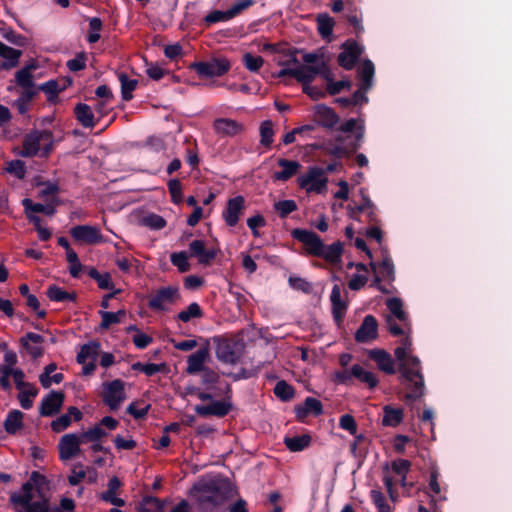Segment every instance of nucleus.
<instances>
[{"instance_id":"f257e3e1","label":"nucleus","mask_w":512,"mask_h":512,"mask_svg":"<svg viewBox=\"0 0 512 512\" xmlns=\"http://www.w3.org/2000/svg\"><path fill=\"white\" fill-rule=\"evenodd\" d=\"M237 494L231 481L220 475L203 478L190 490L197 512H222V506Z\"/></svg>"},{"instance_id":"f03ea898","label":"nucleus","mask_w":512,"mask_h":512,"mask_svg":"<svg viewBox=\"0 0 512 512\" xmlns=\"http://www.w3.org/2000/svg\"><path fill=\"white\" fill-rule=\"evenodd\" d=\"M394 355L399 361L397 370L400 374V382L407 390L404 399L408 402L419 400L425 394V382L420 359L411 355L405 347L400 346L394 350Z\"/></svg>"},{"instance_id":"7ed1b4c3","label":"nucleus","mask_w":512,"mask_h":512,"mask_svg":"<svg viewBox=\"0 0 512 512\" xmlns=\"http://www.w3.org/2000/svg\"><path fill=\"white\" fill-rule=\"evenodd\" d=\"M189 393L197 396L201 401H211L214 396L223 395L224 399L221 401H212L209 405H196L195 412L202 417L215 416L223 418L230 413L233 409L232 404V388L229 383H226L224 390H213V392H205L200 388L192 387Z\"/></svg>"},{"instance_id":"20e7f679","label":"nucleus","mask_w":512,"mask_h":512,"mask_svg":"<svg viewBox=\"0 0 512 512\" xmlns=\"http://www.w3.org/2000/svg\"><path fill=\"white\" fill-rule=\"evenodd\" d=\"M215 354L217 359L225 364H236L244 348L242 342L226 336H214Z\"/></svg>"},{"instance_id":"39448f33","label":"nucleus","mask_w":512,"mask_h":512,"mask_svg":"<svg viewBox=\"0 0 512 512\" xmlns=\"http://www.w3.org/2000/svg\"><path fill=\"white\" fill-rule=\"evenodd\" d=\"M231 68V63L224 57H213L209 61L193 62L189 69L195 71L201 78L221 77Z\"/></svg>"},{"instance_id":"423d86ee","label":"nucleus","mask_w":512,"mask_h":512,"mask_svg":"<svg viewBox=\"0 0 512 512\" xmlns=\"http://www.w3.org/2000/svg\"><path fill=\"white\" fill-rule=\"evenodd\" d=\"M347 138L348 137L343 136L336 137V141L340 143V145H334L325 148L326 154L334 156L338 159L351 156L361 147V143L364 139V128L359 127L358 131L355 133L354 140L344 145V142Z\"/></svg>"},{"instance_id":"0eeeda50","label":"nucleus","mask_w":512,"mask_h":512,"mask_svg":"<svg viewBox=\"0 0 512 512\" xmlns=\"http://www.w3.org/2000/svg\"><path fill=\"white\" fill-rule=\"evenodd\" d=\"M323 168L313 166L310 167L306 174L298 178V184L307 192L322 193L327 186L328 178L324 176Z\"/></svg>"},{"instance_id":"6e6552de","label":"nucleus","mask_w":512,"mask_h":512,"mask_svg":"<svg viewBox=\"0 0 512 512\" xmlns=\"http://www.w3.org/2000/svg\"><path fill=\"white\" fill-rule=\"evenodd\" d=\"M342 52L337 56L338 64L345 70H352L364 52V47L353 39H347L341 45Z\"/></svg>"},{"instance_id":"1a4fd4ad","label":"nucleus","mask_w":512,"mask_h":512,"mask_svg":"<svg viewBox=\"0 0 512 512\" xmlns=\"http://www.w3.org/2000/svg\"><path fill=\"white\" fill-rule=\"evenodd\" d=\"M291 236L305 245L306 252L309 255L319 257L322 254L324 242L317 233L307 229L295 228L291 231Z\"/></svg>"},{"instance_id":"9d476101","label":"nucleus","mask_w":512,"mask_h":512,"mask_svg":"<svg viewBox=\"0 0 512 512\" xmlns=\"http://www.w3.org/2000/svg\"><path fill=\"white\" fill-rule=\"evenodd\" d=\"M180 299L177 286L159 288L148 300V307L153 311H166L165 304H174Z\"/></svg>"},{"instance_id":"9b49d317","label":"nucleus","mask_w":512,"mask_h":512,"mask_svg":"<svg viewBox=\"0 0 512 512\" xmlns=\"http://www.w3.org/2000/svg\"><path fill=\"white\" fill-rule=\"evenodd\" d=\"M104 394L103 402L111 409L116 410L125 400L124 382L121 379H115L103 384Z\"/></svg>"},{"instance_id":"f8f14e48","label":"nucleus","mask_w":512,"mask_h":512,"mask_svg":"<svg viewBox=\"0 0 512 512\" xmlns=\"http://www.w3.org/2000/svg\"><path fill=\"white\" fill-rule=\"evenodd\" d=\"M82 443L84 441L81 434L68 433L63 435L58 443L59 459L67 461L78 456L81 452L80 445Z\"/></svg>"},{"instance_id":"ddd939ff","label":"nucleus","mask_w":512,"mask_h":512,"mask_svg":"<svg viewBox=\"0 0 512 512\" xmlns=\"http://www.w3.org/2000/svg\"><path fill=\"white\" fill-rule=\"evenodd\" d=\"M65 394L62 391L51 390L45 395L39 405V414L42 417H52L58 414L63 406Z\"/></svg>"},{"instance_id":"4468645a","label":"nucleus","mask_w":512,"mask_h":512,"mask_svg":"<svg viewBox=\"0 0 512 512\" xmlns=\"http://www.w3.org/2000/svg\"><path fill=\"white\" fill-rule=\"evenodd\" d=\"M70 235L77 241L87 245H95L104 242L103 235L95 226L77 225L71 228Z\"/></svg>"},{"instance_id":"2eb2a0df","label":"nucleus","mask_w":512,"mask_h":512,"mask_svg":"<svg viewBox=\"0 0 512 512\" xmlns=\"http://www.w3.org/2000/svg\"><path fill=\"white\" fill-rule=\"evenodd\" d=\"M245 208V199L243 196L238 195L236 197L230 198L226 207L222 212V218L225 223L229 227H235L240 219V215L242 214Z\"/></svg>"},{"instance_id":"dca6fc26","label":"nucleus","mask_w":512,"mask_h":512,"mask_svg":"<svg viewBox=\"0 0 512 512\" xmlns=\"http://www.w3.org/2000/svg\"><path fill=\"white\" fill-rule=\"evenodd\" d=\"M378 336V322L373 315H366L355 333L357 343H368Z\"/></svg>"},{"instance_id":"f3484780","label":"nucleus","mask_w":512,"mask_h":512,"mask_svg":"<svg viewBox=\"0 0 512 512\" xmlns=\"http://www.w3.org/2000/svg\"><path fill=\"white\" fill-rule=\"evenodd\" d=\"M45 338L34 332H27L20 338V345L33 358L38 359L43 356L44 348L41 346Z\"/></svg>"},{"instance_id":"a211bd4d","label":"nucleus","mask_w":512,"mask_h":512,"mask_svg":"<svg viewBox=\"0 0 512 512\" xmlns=\"http://www.w3.org/2000/svg\"><path fill=\"white\" fill-rule=\"evenodd\" d=\"M314 120L321 127L333 129L339 123L340 118L331 107L317 104L314 107Z\"/></svg>"},{"instance_id":"6ab92c4d","label":"nucleus","mask_w":512,"mask_h":512,"mask_svg":"<svg viewBox=\"0 0 512 512\" xmlns=\"http://www.w3.org/2000/svg\"><path fill=\"white\" fill-rule=\"evenodd\" d=\"M368 357L376 363L380 371L388 375H393L398 371L395 368V362L392 356L384 349H371L368 351Z\"/></svg>"},{"instance_id":"aec40b11","label":"nucleus","mask_w":512,"mask_h":512,"mask_svg":"<svg viewBox=\"0 0 512 512\" xmlns=\"http://www.w3.org/2000/svg\"><path fill=\"white\" fill-rule=\"evenodd\" d=\"M189 251L192 257L197 258L202 265H209L217 256V251L207 249L203 240H194L189 244Z\"/></svg>"},{"instance_id":"412c9836","label":"nucleus","mask_w":512,"mask_h":512,"mask_svg":"<svg viewBox=\"0 0 512 512\" xmlns=\"http://www.w3.org/2000/svg\"><path fill=\"white\" fill-rule=\"evenodd\" d=\"M215 132L223 137H233L244 130V126L230 118H217L213 122Z\"/></svg>"},{"instance_id":"4be33fe9","label":"nucleus","mask_w":512,"mask_h":512,"mask_svg":"<svg viewBox=\"0 0 512 512\" xmlns=\"http://www.w3.org/2000/svg\"><path fill=\"white\" fill-rule=\"evenodd\" d=\"M331 301V311L333 318L337 324H340L343 321V318L346 314L348 304L341 298V288L338 284H335L332 287V291L330 294Z\"/></svg>"},{"instance_id":"5701e85b","label":"nucleus","mask_w":512,"mask_h":512,"mask_svg":"<svg viewBox=\"0 0 512 512\" xmlns=\"http://www.w3.org/2000/svg\"><path fill=\"white\" fill-rule=\"evenodd\" d=\"M209 358V349L207 346L201 347L196 352L188 356L186 372L190 375H194L203 371L206 360Z\"/></svg>"},{"instance_id":"b1692460","label":"nucleus","mask_w":512,"mask_h":512,"mask_svg":"<svg viewBox=\"0 0 512 512\" xmlns=\"http://www.w3.org/2000/svg\"><path fill=\"white\" fill-rule=\"evenodd\" d=\"M277 165L282 168L281 171H275L272 178L275 181L286 182L291 179L302 167V165L296 160H288L280 158L277 161Z\"/></svg>"},{"instance_id":"393cba45","label":"nucleus","mask_w":512,"mask_h":512,"mask_svg":"<svg viewBox=\"0 0 512 512\" xmlns=\"http://www.w3.org/2000/svg\"><path fill=\"white\" fill-rule=\"evenodd\" d=\"M342 254L343 244L340 241H336L330 245L324 244L322 254L319 255V257L323 258L328 264L337 267L340 270L342 265Z\"/></svg>"},{"instance_id":"a878e982","label":"nucleus","mask_w":512,"mask_h":512,"mask_svg":"<svg viewBox=\"0 0 512 512\" xmlns=\"http://www.w3.org/2000/svg\"><path fill=\"white\" fill-rule=\"evenodd\" d=\"M74 115L84 128H94L97 124L91 107L85 103H78L74 107Z\"/></svg>"},{"instance_id":"bb28decb","label":"nucleus","mask_w":512,"mask_h":512,"mask_svg":"<svg viewBox=\"0 0 512 512\" xmlns=\"http://www.w3.org/2000/svg\"><path fill=\"white\" fill-rule=\"evenodd\" d=\"M22 55V51L14 49L2 43L0 41V56L5 59L1 64L2 69H11L19 64V59Z\"/></svg>"},{"instance_id":"cd10ccee","label":"nucleus","mask_w":512,"mask_h":512,"mask_svg":"<svg viewBox=\"0 0 512 512\" xmlns=\"http://www.w3.org/2000/svg\"><path fill=\"white\" fill-rule=\"evenodd\" d=\"M46 296L49 298L50 301L53 302H76L77 300V293L76 292H68L65 291L63 288L53 284L48 286L46 290Z\"/></svg>"},{"instance_id":"c85d7f7f","label":"nucleus","mask_w":512,"mask_h":512,"mask_svg":"<svg viewBox=\"0 0 512 512\" xmlns=\"http://www.w3.org/2000/svg\"><path fill=\"white\" fill-rule=\"evenodd\" d=\"M23 416L20 410L9 411L3 423L4 430L10 435H15L23 427Z\"/></svg>"},{"instance_id":"c756f323","label":"nucleus","mask_w":512,"mask_h":512,"mask_svg":"<svg viewBox=\"0 0 512 512\" xmlns=\"http://www.w3.org/2000/svg\"><path fill=\"white\" fill-rule=\"evenodd\" d=\"M383 413L382 424L388 427L398 426L402 422L404 416L402 408H394L389 405L383 408Z\"/></svg>"},{"instance_id":"7c9ffc66","label":"nucleus","mask_w":512,"mask_h":512,"mask_svg":"<svg viewBox=\"0 0 512 512\" xmlns=\"http://www.w3.org/2000/svg\"><path fill=\"white\" fill-rule=\"evenodd\" d=\"M352 375L361 383L366 384L370 389H374L379 383L378 378L373 372L364 370L359 364L352 366Z\"/></svg>"},{"instance_id":"2f4dec72","label":"nucleus","mask_w":512,"mask_h":512,"mask_svg":"<svg viewBox=\"0 0 512 512\" xmlns=\"http://www.w3.org/2000/svg\"><path fill=\"white\" fill-rule=\"evenodd\" d=\"M374 73L375 67L373 62L369 59L365 60L359 69V77L361 80L360 87H362L363 90L371 89Z\"/></svg>"},{"instance_id":"473e14b6","label":"nucleus","mask_w":512,"mask_h":512,"mask_svg":"<svg viewBox=\"0 0 512 512\" xmlns=\"http://www.w3.org/2000/svg\"><path fill=\"white\" fill-rule=\"evenodd\" d=\"M311 441L312 438L308 434L284 438V444L291 452L303 451L310 446Z\"/></svg>"},{"instance_id":"72a5a7b5","label":"nucleus","mask_w":512,"mask_h":512,"mask_svg":"<svg viewBox=\"0 0 512 512\" xmlns=\"http://www.w3.org/2000/svg\"><path fill=\"white\" fill-rule=\"evenodd\" d=\"M39 149V138L34 134V132H31L24 137L22 149L19 154L22 157H33L38 154Z\"/></svg>"},{"instance_id":"f704fd0d","label":"nucleus","mask_w":512,"mask_h":512,"mask_svg":"<svg viewBox=\"0 0 512 512\" xmlns=\"http://www.w3.org/2000/svg\"><path fill=\"white\" fill-rule=\"evenodd\" d=\"M100 343L97 341H92L87 344L81 346L80 351L77 354V362L79 364H85L86 360L91 358L92 361H95L96 357L99 354Z\"/></svg>"},{"instance_id":"c9c22d12","label":"nucleus","mask_w":512,"mask_h":512,"mask_svg":"<svg viewBox=\"0 0 512 512\" xmlns=\"http://www.w3.org/2000/svg\"><path fill=\"white\" fill-rule=\"evenodd\" d=\"M54 199L51 200L49 204H41V203H33V201L29 198H24L22 200V205L25 208V211H30L33 213H43L45 215H53L56 212V208L54 206Z\"/></svg>"},{"instance_id":"e433bc0d","label":"nucleus","mask_w":512,"mask_h":512,"mask_svg":"<svg viewBox=\"0 0 512 512\" xmlns=\"http://www.w3.org/2000/svg\"><path fill=\"white\" fill-rule=\"evenodd\" d=\"M118 80L121 84V97L124 101H130L133 98L132 92L138 85V80L130 79L126 73L120 72L118 74Z\"/></svg>"},{"instance_id":"4c0bfd02","label":"nucleus","mask_w":512,"mask_h":512,"mask_svg":"<svg viewBox=\"0 0 512 512\" xmlns=\"http://www.w3.org/2000/svg\"><path fill=\"white\" fill-rule=\"evenodd\" d=\"M90 278L97 282V285L102 290H114L115 285L112 282L111 275L108 272L100 273L96 268L92 267L88 271Z\"/></svg>"},{"instance_id":"58836bf2","label":"nucleus","mask_w":512,"mask_h":512,"mask_svg":"<svg viewBox=\"0 0 512 512\" xmlns=\"http://www.w3.org/2000/svg\"><path fill=\"white\" fill-rule=\"evenodd\" d=\"M318 33L322 38H328L332 35L335 22L328 14H318L316 17Z\"/></svg>"},{"instance_id":"ea45409f","label":"nucleus","mask_w":512,"mask_h":512,"mask_svg":"<svg viewBox=\"0 0 512 512\" xmlns=\"http://www.w3.org/2000/svg\"><path fill=\"white\" fill-rule=\"evenodd\" d=\"M315 72L312 65H299L295 67L294 78L305 87L315 79Z\"/></svg>"},{"instance_id":"a19ab883","label":"nucleus","mask_w":512,"mask_h":512,"mask_svg":"<svg viewBox=\"0 0 512 512\" xmlns=\"http://www.w3.org/2000/svg\"><path fill=\"white\" fill-rule=\"evenodd\" d=\"M164 502L155 496L146 495L139 503V510L142 512H162Z\"/></svg>"},{"instance_id":"79ce46f5","label":"nucleus","mask_w":512,"mask_h":512,"mask_svg":"<svg viewBox=\"0 0 512 512\" xmlns=\"http://www.w3.org/2000/svg\"><path fill=\"white\" fill-rule=\"evenodd\" d=\"M273 392L277 398L285 402L293 399L295 395L293 386L288 384L285 380L278 381L273 389Z\"/></svg>"},{"instance_id":"37998d69","label":"nucleus","mask_w":512,"mask_h":512,"mask_svg":"<svg viewBox=\"0 0 512 512\" xmlns=\"http://www.w3.org/2000/svg\"><path fill=\"white\" fill-rule=\"evenodd\" d=\"M387 308L391 314L404 324L408 320L407 313L403 310V302L400 298H390L386 302Z\"/></svg>"},{"instance_id":"c03bdc74","label":"nucleus","mask_w":512,"mask_h":512,"mask_svg":"<svg viewBox=\"0 0 512 512\" xmlns=\"http://www.w3.org/2000/svg\"><path fill=\"white\" fill-rule=\"evenodd\" d=\"M379 275L390 282L395 280V267L388 253L383 256L379 263Z\"/></svg>"},{"instance_id":"a18cd8bd","label":"nucleus","mask_w":512,"mask_h":512,"mask_svg":"<svg viewBox=\"0 0 512 512\" xmlns=\"http://www.w3.org/2000/svg\"><path fill=\"white\" fill-rule=\"evenodd\" d=\"M260 144L269 148L273 143L274 129L271 120H265L260 124Z\"/></svg>"},{"instance_id":"49530a36","label":"nucleus","mask_w":512,"mask_h":512,"mask_svg":"<svg viewBox=\"0 0 512 512\" xmlns=\"http://www.w3.org/2000/svg\"><path fill=\"white\" fill-rule=\"evenodd\" d=\"M203 311L198 303H190L186 310L180 311L176 318L182 322H189L192 318H202Z\"/></svg>"},{"instance_id":"de8ad7c7","label":"nucleus","mask_w":512,"mask_h":512,"mask_svg":"<svg viewBox=\"0 0 512 512\" xmlns=\"http://www.w3.org/2000/svg\"><path fill=\"white\" fill-rule=\"evenodd\" d=\"M274 210L281 219H285L289 214L297 210V204L291 199L279 200L274 203Z\"/></svg>"},{"instance_id":"09e8293b","label":"nucleus","mask_w":512,"mask_h":512,"mask_svg":"<svg viewBox=\"0 0 512 512\" xmlns=\"http://www.w3.org/2000/svg\"><path fill=\"white\" fill-rule=\"evenodd\" d=\"M38 389L34 386L27 387V389H22L18 394V400L23 409L28 410L33 406V398H35L38 394Z\"/></svg>"},{"instance_id":"8fccbe9b","label":"nucleus","mask_w":512,"mask_h":512,"mask_svg":"<svg viewBox=\"0 0 512 512\" xmlns=\"http://www.w3.org/2000/svg\"><path fill=\"white\" fill-rule=\"evenodd\" d=\"M89 21V33L87 35V41L90 44L96 43L100 39V31L103 28V22L99 17L88 18Z\"/></svg>"},{"instance_id":"3c124183","label":"nucleus","mask_w":512,"mask_h":512,"mask_svg":"<svg viewBox=\"0 0 512 512\" xmlns=\"http://www.w3.org/2000/svg\"><path fill=\"white\" fill-rule=\"evenodd\" d=\"M219 379V374L209 367L201 371V383L207 390H219L215 387V384L219 382Z\"/></svg>"},{"instance_id":"603ef678","label":"nucleus","mask_w":512,"mask_h":512,"mask_svg":"<svg viewBox=\"0 0 512 512\" xmlns=\"http://www.w3.org/2000/svg\"><path fill=\"white\" fill-rule=\"evenodd\" d=\"M242 62L250 72H258L264 64V59L261 56L247 52L243 55Z\"/></svg>"},{"instance_id":"864d4df0","label":"nucleus","mask_w":512,"mask_h":512,"mask_svg":"<svg viewBox=\"0 0 512 512\" xmlns=\"http://www.w3.org/2000/svg\"><path fill=\"white\" fill-rule=\"evenodd\" d=\"M108 433L101 427L100 424L89 428L87 431L81 433V437L85 442H98L102 438L106 437Z\"/></svg>"},{"instance_id":"5fc2aeb1","label":"nucleus","mask_w":512,"mask_h":512,"mask_svg":"<svg viewBox=\"0 0 512 512\" xmlns=\"http://www.w3.org/2000/svg\"><path fill=\"white\" fill-rule=\"evenodd\" d=\"M139 404H143V402L142 401L131 402L126 408V412L128 414H130L131 416H133V418L135 420L144 419L147 416L149 410L151 409L150 404H144V406L141 408L138 407Z\"/></svg>"},{"instance_id":"6e6d98bb","label":"nucleus","mask_w":512,"mask_h":512,"mask_svg":"<svg viewBox=\"0 0 512 512\" xmlns=\"http://www.w3.org/2000/svg\"><path fill=\"white\" fill-rule=\"evenodd\" d=\"M170 261L173 266L177 267V269L181 273H185L189 271L190 264L188 262V255L185 251L174 252L170 255Z\"/></svg>"},{"instance_id":"4d7b16f0","label":"nucleus","mask_w":512,"mask_h":512,"mask_svg":"<svg viewBox=\"0 0 512 512\" xmlns=\"http://www.w3.org/2000/svg\"><path fill=\"white\" fill-rule=\"evenodd\" d=\"M20 506L22 507L20 512H50L49 500L47 498H42L39 501H29Z\"/></svg>"},{"instance_id":"13d9d810","label":"nucleus","mask_w":512,"mask_h":512,"mask_svg":"<svg viewBox=\"0 0 512 512\" xmlns=\"http://www.w3.org/2000/svg\"><path fill=\"white\" fill-rule=\"evenodd\" d=\"M32 491L33 488L31 486V482H25L22 485V494H13L11 496V501L16 505L26 504L33 500Z\"/></svg>"},{"instance_id":"bf43d9fd","label":"nucleus","mask_w":512,"mask_h":512,"mask_svg":"<svg viewBox=\"0 0 512 512\" xmlns=\"http://www.w3.org/2000/svg\"><path fill=\"white\" fill-rule=\"evenodd\" d=\"M6 171L19 180H23L26 176L25 162L19 159L11 160L7 163Z\"/></svg>"},{"instance_id":"052dcab7","label":"nucleus","mask_w":512,"mask_h":512,"mask_svg":"<svg viewBox=\"0 0 512 512\" xmlns=\"http://www.w3.org/2000/svg\"><path fill=\"white\" fill-rule=\"evenodd\" d=\"M370 498L378 512H392V508L386 502L384 494L379 490H371Z\"/></svg>"},{"instance_id":"680f3d73","label":"nucleus","mask_w":512,"mask_h":512,"mask_svg":"<svg viewBox=\"0 0 512 512\" xmlns=\"http://www.w3.org/2000/svg\"><path fill=\"white\" fill-rule=\"evenodd\" d=\"M142 223L144 226L152 230L163 229L167 224L166 220L161 215L155 213H151L143 217Z\"/></svg>"},{"instance_id":"e2e57ef3","label":"nucleus","mask_w":512,"mask_h":512,"mask_svg":"<svg viewBox=\"0 0 512 512\" xmlns=\"http://www.w3.org/2000/svg\"><path fill=\"white\" fill-rule=\"evenodd\" d=\"M87 54L82 51L76 54L73 59L67 61L66 66L72 72H78L86 68Z\"/></svg>"},{"instance_id":"0e129e2a","label":"nucleus","mask_w":512,"mask_h":512,"mask_svg":"<svg viewBox=\"0 0 512 512\" xmlns=\"http://www.w3.org/2000/svg\"><path fill=\"white\" fill-rule=\"evenodd\" d=\"M352 82L348 79L340 80V81H330L328 85H326V91L329 95L335 96L339 94L344 89H351Z\"/></svg>"},{"instance_id":"69168bd1","label":"nucleus","mask_w":512,"mask_h":512,"mask_svg":"<svg viewBox=\"0 0 512 512\" xmlns=\"http://www.w3.org/2000/svg\"><path fill=\"white\" fill-rule=\"evenodd\" d=\"M16 83L21 88H29L35 85L29 67H25L16 73Z\"/></svg>"},{"instance_id":"338daca9","label":"nucleus","mask_w":512,"mask_h":512,"mask_svg":"<svg viewBox=\"0 0 512 512\" xmlns=\"http://www.w3.org/2000/svg\"><path fill=\"white\" fill-rule=\"evenodd\" d=\"M289 285L291 288L297 291H302L303 293L310 294L312 292V285L307 280L301 277H290Z\"/></svg>"},{"instance_id":"774afa93","label":"nucleus","mask_w":512,"mask_h":512,"mask_svg":"<svg viewBox=\"0 0 512 512\" xmlns=\"http://www.w3.org/2000/svg\"><path fill=\"white\" fill-rule=\"evenodd\" d=\"M265 225L266 220L261 214H256L247 219V226L250 228L252 235L256 238L260 236L258 228L264 227Z\"/></svg>"}]
</instances>
